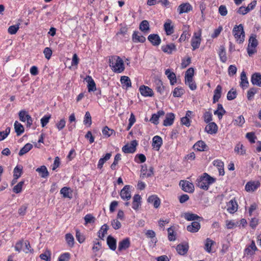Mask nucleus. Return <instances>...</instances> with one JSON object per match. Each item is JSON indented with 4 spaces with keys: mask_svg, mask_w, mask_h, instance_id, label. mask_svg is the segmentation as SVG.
I'll return each instance as SVG.
<instances>
[{
    "mask_svg": "<svg viewBox=\"0 0 261 261\" xmlns=\"http://www.w3.org/2000/svg\"><path fill=\"white\" fill-rule=\"evenodd\" d=\"M146 236L148 238H150L151 239H153L152 241L154 242L155 243L157 242V239L155 238V232L152 230H148L147 231V232L145 233Z\"/></svg>",
    "mask_w": 261,
    "mask_h": 261,
    "instance_id": "57",
    "label": "nucleus"
},
{
    "mask_svg": "<svg viewBox=\"0 0 261 261\" xmlns=\"http://www.w3.org/2000/svg\"><path fill=\"white\" fill-rule=\"evenodd\" d=\"M140 30L144 32H147L149 30V22L147 20H143L139 26Z\"/></svg>",
    "mask_w": 261,
    "mask_h": 261,
    "instance_id": "41",
    "label": "nucleus"
},
{
    "mask_svg": "<svg viewBox=\"0 0 261 261\" xmlns=\"http://www.w3.org/2000/svg\"><path fill=\"white\" fill-rule=\"evenodd\" d=\"M39 256L43 260L46 261L51 260V252L48 249H46L43 253L41 254Z\"/></svg>",
    "mask_w": 261,
    "mask_h": 261,
    "instance_id": "45",
    "label": "nucleus"
},
{
    "mask_svg": "<svg viewBox=\"0 0 261 261\" xmlns=\"http://www.w3.org/2000/svg\"><path fill=\"white\" fill-rule=\"evenodd\" d=\"M215 181V179L206 173L203 174L196 180V186L201 189L207 190L210 185Z\"/></svg>",
    "mask_w": 261,
    "mask_h": 261,
    "instance_id": "1",
    "label": "nucleus"
},
{
    "mask_svg": "<svg viewBox=\"0 0 261 261\" xmlns=\"http://www.w3.org/2000/svg\"><path fill=\"white\" fill-rule=\"evenodd\" d=\"M24 184V181H21L15 186L13 189V191L15 193H19L22 190V186Z\"/></svg>",
    "mask_w": 261,
    "mask_h": 261,
    "instance_id": "55",
    "label": "nucleus"
},
{
    "mask_svg": "<svg viewBox=\"0 0 261 261\" xmlns=\"http://www.w3.org/2000/svg\"><path fill=\"white\" fill-rule=\"evenodd\" d=\"M86 80L88 83V92H90L91 91H94L96 90V85L94 81V80L92 79V78L90 76H88L86 78Z\"/></svg>",
    "mask_w": 261,
    "mask_h": 261,
    "instance_id": "25",
    "label": "nucleus"
},
{
    "mask_svg": "<svg viewBox=\"0 0 261 261\" xmlns=\"http://www.w3.org/2000/svg\"><path fill=\"white\" fill-rule=\"evenodd\" d=\"M76 238L80 243H82L85 241V236L79 230H76Z\"/></svg>",
    "mask_w": 261,
    "mask_h": 261,
    "instance_id": "61",
    "label": "nucleus"
},
{
    "mask_svg": "<svg viewBox=\"0 0 261 261\" xmlns=\"http://www.w3.org/2000/svg\"><path fill=\"white\" fill-rule=\"evenodd\" d=\"M85 224L88 223H94L95 221V218L91 214H87L84 217Z\"/></svg>",
    "mask_w": 261,
    "mask_h": 261,
    "instance_id": "63",
    "label": "nucleus"
},
{
    "mask_svg": "<svg viewBox=\"0 0 261 261\" xmlns=\"http://www.w3.org/2000/svg\"><path fill=\"white\" fill-rule=\"evenodd\" d=\"M179 185L181 187L182 190L188 193H193L194 191V186L192 183L187 180H180Z\"/></svg>",
    "mask_w": 261,
    "mask_h": 261,
    "instance_id": "6",
    "label": "nucleus"
},
{
    "mask_svg": "<svg viewBox=\"0 0 261 261\" xmlns=\"http://www.w3.org/2000/svg\"><path fill=\"white\" fill-rule=\"evenodd\" d=\"M192 10V6L188 3H183L180 5L177 8V12L179 14L188 13Z\"/></svg>",
    "mask_w": 261,
    "mask_h": 261,
    "instance_id": "9",
    "label": "nucleus"
},
{
    "mask_svg": "<svg viewBox=\"0 0 261 261\" xmlns=\"http://www.w3.org/2000/svg\"><path fill=\"white\" fill-rule=\"evenodd\" d=\"M109 65L113 71L121 73L124 69L123 60L118 56H111L109 58Z\"/></svg>",
    "mask_w": 261,
    "mask_h": 261,
    "instance_id": "2",
    "label": "nucleus"
},
{
    "mask_svg": "<svg viewBox=\"0 0 261 261\" xmlns=\"http://www.w3.org/2000/svg\"><path fill=\"white\" fill-rule=\"evenodd\" d=\"M120 196L123 200H128L131 198L129 186H125L121 190Z\"/></svg>",
    "mask_w": 261,
    "mask_h": 261,
    "instance_id": "11",
    "label": "nucleus"
},
{
    "mask_svg": "<svg viewBox=\"0 0 261 261\" xmlns=\"http://www.w3.org/2000/svg\"><path fill=\"white\" fill-rule=\"evenodd\" d=\"M260 186L258 181H251L248 182L245 186V189L247 192H253Z\"/></svg>",
    "mask_w": 261,
    "mask_h": 261,
    "instance_id": "8",
    "label": "nucleus"
},
{
    "mask_svg": "<svg viewBox=\"0 0 261 261\" xmlns=\"http://www.w3.org/2000/svg\"><path fill=\"white\" fill-rule=\"evenodd\" d=\"M249 82L245 71H242L241 74V83L240 86L243 89L246 88L248 87Z\"/></svg>",
    "mask_w": 261,
    "mask_h": 261,
    "instance_id": "26",
    "label": "nucleus"
},
{
    "mask_svg": "<svg viewBox=\"0 0 261 261\" xmlns=\"http://www.w3.org/2000/svg\"><path fill=\"white\" fill-rule=\"evenodd\" d=\"M201 30H199L198 32H195L191 39V46L193 50L198 48L200 46L201 41Z\"/></svg>",
    "mask_w": 261,
    "mask_h": 261,
    "instance_id": "4",
    "label": "nucleus"
},
{
    "mask_svg": "<svg viewBox=\"0 0 261 261\" xmlns=\"http://www.w3.org/2000/svg\"><path fill=\"white\" fill-rule=\"evenodd\" d=\"M22 168L19 166H16L14 169V177L15 179H18L21 175Z\"/></svg>",
    "mask_w": 261,
    "mask_h": 261,
    "instance_id": "53",
    "label": "nucleus"
},
{
    "mask_svg": "<svg viewBox=\"0 0 261 261\" xmlns=\"http://www.w3.org/2000/svg\"><path fill=\"white\" fill-rule=\"evenodd\" d=\"M141 205V196L139 194H136L133 197V208L135 210H138Z\"/></svg>",
    "mask_w": 261,
    "mask_h": 261,
    "instance_id": "31",
    "label": "nucleus"
},
{
    "mask_svg": "<svg viewBox=\"0 0 261 261\" xmlns=\"http://www.w3.org/2000/svg\"><path fill=\"white\" fill-rule=\"evenodd\" d=\"M65 125L66 121L65 119L63 118L56 123V126L58 130H61L65 127Z\"/></svg>",
    "mask_w": 261,
    "mask_h": 261,
    "instance_id": "54",
    "label": "nucleus"
},
{
    "mask_svg": "<svg viewBox=\"0 0 261 261\" xmlns=\"http://www.w3.org/2000/svg\"><path fill=\"white\" fill-rule=\"evenodd\" d=\"M156 89L158 92L162 94L164 90V87L163 85L162 82L161 80H158L156 81Z\"/></svg>",
    "mask_w": 261,
    "mask_h": 261,
    "instance_id": "56",
    "label": "nucleus"
},
{
    "mask_svg": "<svg viewBox=\"0 0 261 261\" xmlns=\"http://www.w3.org/2000/svg\"><path fill=\"white\" fill-rule=\"evenodd\" d=\"M215 242L210 239V238H207L205 240V243L204 245V249L208 253L211 252L212 249L211 247L213 245H214Z\"/></svg>",
    "mask_w": 261,
    "mask_h": 261,
    "instance_id": "40",
    "label": "nucleus"
},
{
    "mask_svg": "<svg viewBox=\"0 0 261 261\" xmlns=\"http://www.w3.org/2000/svg\"><path fill=\"white\" fill-rule=\"evenodd\" d=\"M165 74L170 80L171 85H173L175 83H176V77L175 74L173 72H171L170 69H168L165 71Z\"/></svg>",
    "mask_w": 261,
    "mask_h": 261,
    "instance_id": "29",
    "label": "nucleus"
},
{
    "mask_svg": "<svg viewBox=\"0 0 261 261\" xmlns=\"http://www.w3.org/2000/svg\"><path fill=\"white\" fill-rule=\"evenodd\" d=\"M237 96V91L236 90H233V89H232L231 90H230L227 94V98L229 100H231L234 99Z\"/></svg>",
    "mask_w": 261,
    "mask_h": 261,
    "instance_id": "60",
    "label": "nucleus"
},
{
    "mask_svg": "<svg viewBox=\"0 0 261 261\" xmlns=\"http://www.w3.org/2000/svg\"><path fill=\"white\" fill-rule=\"evenodd\" d=\"M165 115V112L163 110H160L157 112V113L153 114L152 115L151 118L149 121L153 124L157 125L159 124V119L160 117L163 116Z\"/></svg>",
    "mask_w": 261,
    "mask_h": 261,
    "instance_id": "14",
    "label": "nucleus"
},
{
    "mask_svg": "<svg viewBox=\"0 0 261 261\" xmlns=\"http://www.w3.org/2000/svg\"><path fill=\"white\" fill-rule=\"evenodd\" d=\"M65 239L68 246L72 247L74 244V239L73 236L71 233H67L65 235Z\"/></svg>",
    "mask_w": 261,
    "mask_h": 261,
    "instance_id": "44",
    "label": "nucleus"
},
{
    "mask_svg": "<svg viewBox=\"0 0 261 261\" xmlns=\"http://www.w3.org/2000/svg\"><path fill=\"white\" fill-rule=\"evenodd\" d=\"M132 40L135 43H143L145 41L146 38L138 32H135L133 34Z\"/></svg>",
    "mask_w": 261,
    "mask_h": 261,
    "instance_id": "22",
    "label": "nucleus"
},
{
    "mask_svg": "<svg viewBox=\"0 0 261 261\" xmlns=\"http://www.w3.org/2000/svg\"><path fill=\"white\" fill-rule=\"evenodd\" d=\"M184 93V90L182 88H175L173 92L174 97H179Z\"/></svg>",
    "mask_w": 261,
    "mask_h": 261,
    "instance_id": "62",
    "label": "nucleus"
},
{
    "mask_svg": "<svg viewBox=\"0 0 261 261\" xmlns=\"http://www.w3.org/2000/svg\"><path fill=\"white\" fill-rule=\"evenodd\" d=\"M258 90L255 88H250L247 92V99L251 100L253 99L254 94L257 92Z\"/></svg>",
    "mask_w": 261,
    "mask_h": 261,
    "instance_id": "52",
    "label": "nucleus"
},
{
    "mask_svg": "<svg viewBox=\"0 0 261 261\" xmlns=\"http://www.w3.org/2000/svg\"><path fill=\"white\" fill-rule=\"evenodd\" d=\"M19 119L22 122H25L27 121V127H30L33 123V120L32 117L25 110H21L18 113Z\"/></svg>",
    "mask_w": 261,
    "mask_h": 261,
    "instance_id": "5",
    "label": "nucleus"
},
{
    "mask_svg": "<svg viewBox=\"0 0 261 261\" xmlns=\"http://www.w3.org/2000/svg\"><path fill=\"white\" fill-rule=\"evenodd\" d=\"M222 92V87L218 85L214 91V95L213 97L214 102L218 101L221 97Z\"/></svg>",
    "mask_w": 261,
    "mask_h": 261,
    "instance_id": "32",
    "label": "nucleus"
},
{
    "mask_svg": "<svg viewBox=\"0 0 261 261\" xmlns=\"http://www.w3.org/2000/svg\"><path fill=\"white\" fill-rule=\"evenodd\" d=\"M233 123L234 125L242 126L245 123V119L243 116L241 115L234 120Z\"/></svg>",
    "mask_w": 261,
    "mask_h": 261,
    "instance_id": "51",
    "label": "nucleus"
},
{
    "mask_svg": "<svg viewBox=\"0 0 261 261\" xmlns=\"http://www.w3.org/2000/svg\"><path fill=\"white\" fill-rule=\"evenodd\" d=\"M194 70L193 68H189L185 73V80L187 81L190 80V79H193V76L194 75Z\"/></svg>",
    "mask_w": 261,
    "mask_h": 261,
    "instance_id": "48",
    "label": "nucleus"
},
{
    "mask_svg": "<svg viewBox=\"0 0 261 261\" xmlns=\"http://www.w3.org/2000/svg\"><path fill=\"white\" fill-rule=\"evenodd\" d=\"M163 140L161 137L155 136L153 138L152 145L156 150H159L160 149Z\"/></svg>",
    "mask_w": 261,
    "mask_h": 261,
    "instance_id": "18",
    "label": "nucleus"
},
{
    "mask_svg": "<svg viewBox=\"0 0 261 261\" xmlns=\"http://www.w3.org/2000/svg\"><path fill=\"white\" fill-rule=\"evenodd\" d=\"M206 147L205 143L202 141H198L193 146L195 150L200 151H204Z\"/></svg>",
    "mask_w": 261,
    "mask_h": 261,
    "instance_id": "34",
    "label": "nucleus"
},
{
    "mask_svg": "<svg viewBox=\"0 0 261 261\" xmlns=\"http://www.w3.org/2000/svg\"><path fill=\"white\" fill-rule=\"evenodd\" d=\"M189 249V245L188 244H179L176 246V251L180 255L186 254Z\"/></svg>",
    "mask_w": 261,
    "mask_h": 261,
    "instance_id": "24",
    "label": "nucleus"
},
{
    "mask_svg": "<svg viewBox=\"0 0 261 261\" xmlns=\"http://www.w3.org/2000/svg\"><path fill=\"white\" fill-rule=\"evenodd\" d=\"M19 28V24L11 25L8 29V33L11 35L15 34Z\"/></svg>",
    "mask_w": 261,
    "mask_h": 261,
    "instance_id": "50",
    "label": "nucleus"
},
{
    "mask_svg": "<svg viewBox=\"0 0 261 261\" xmlns=\"http://www.w3.org/2000/svg\"><path fill=\"white\" fill-rule=\"evenodd\" d=\"M83 122L87 127L91 126L92 124V118L89 112L87 111L86 112Z\"/></svg>",
    "mask_w": 261,
    "mask_h": 261,
    "instance_id": "39",
    "label": "nucleus"
},
{
    "mask_svg": "<svg viewBox=\"0 0 261 261\" xmlns=\"http://www.w3.org/2000/svg\"><path fill=\"white\" fill-rule=\"evenodd\" d=\"M175 116L173 113H168L166 116L165 119L164 120L163 125L165 126L171 125L174 121Z\"/></svg>",
    "mask_w": 261,
    "mask_h": 261,
    "instance_id": "20",
    "label": "nucleus"
},
{
    "mask_svg": "<svg viewBox=\"0 0 261 261\" xmlns=\"http://www.w3.org/2000/svg\"><path fill=\"white\" fill-rule=\"evenodd\" d=\"M36 171L40 174L41 177L46 178L48 175L49 173L45 166H42L36 169Z\"/></svg>",
    "mask_w": 261,
    "mask_h": 261,
    "instance_id": "37",
    "label": "nucleus"
},
{
    "mask_svg": "<svg viewBox=\"0 0 261 261\" xmlns=\"http://www.w3.org/2000/svg\"><path fill=\"white\" fill-rule=\"evenodd\" d=\"M149 203H152L154 208H158L161 204L160 198L155 195L150 196L147 199Z\"/></svg>",
    "mask_w": 261,
    "mask_h": 261,
    "instance_id": "16",
    "label": "nucleus"
},
{
    "mask_svg": "<svg viewBox=\"0 0 261 261\" xmlns=\"http://www.w3.org/2000/svg\"><path fill=\"white\" fill-rule=\"evenodd\" d=\"M164 28L167 35H171L174 33V27L172 25V21L170 19L167 20L165 22Z\"/></svg>",
    "mask_w": 261,
    "mask_h": 261,
    "instance_id": "13",
    "label": "nucleus"
},
{
    "mask_svg": "<svg viewBox=\"0 0 261 261\" xmlns=\"http://www.w3.org/2000/svg\"><path fill=\"white\" fill-rule=\"evenodd\" d=\"M148 40L152 45L156 46L159 45L161 43V38L157 34H151L148 37Z\"/></svg>",
    "mask_w": 261,
    "mask_h": 261,
    "instance_id": "23",
    "label": "nucleus"
},
{
    "mask_svg": "<svg viewBox=\"0 0 261 261\" xmlns=\"http://www.w3.org/2000/svg\"><path fill=\"white\" fill-rule=\"evenodd\" d=\"M33 148V145L30 143L26 144L19 151L18 154L22 156L28 152Z\"/></svg>",
    "mask_w": 261,
    "mask_h": 261,
    "instance_id": "38",
    "label": "nucleus"
},
{
    "mask_svg": "<svg viewBox=\"0 0 261 261\" xmlns=\"http://www.w3.org/2000/svg\"><path fill=\"white\" fill-rule=\"evenodd\" d=\"M184 217L188 221H194L200 218L197 215L190 213H185Z\"/></svg>",
    "mask_w": 261,
    "mask_h": 261,
    "instance_id": "42",
    "label": "nucleus"
},
{
    "mask_svg": "<svg viewBox=\"0 0 261 261\" xmlns=\"http://www.w3.org/2000/svg\"><path fill=\"white\" fill-rule=\"evenodd\" d=\"M238 209V204L234 200H231L227 204V211L230 213H234Z\"/></svg>",
    "mask_w": 261,
    "mask_h": 261,
    "instance_id": "27",
    "label": "nucleus"
},
{
    "mask_svg": "<svg viewBox=\"0 0 261 261\" xmlns=\"http://www.w3.org/2000/svg\"><path fill=\"white\" fill-rule=\"evenodd\" d=\"M251 83L254 85L261 87V74L259 73H255L252 75Z\"/></svg>",
    "mask_w": 261,
    "mask_h": 261,
    "instance_id": "21",
    "label": "nucleus"
},
{
    "mask_svg": "<svg viewBox=\"0 0 261 261\" xmlns=\"http://www.w3.org/2000/svg\"><path fill=\"white\" fill-rule=\"evenodd\" d=\"M214 165L218 168L219 171V174L221 175L224 174V164L220 160H216L214 161Z\"/></svg>",
    "mask_w": 261,
    "mask_h": 261,
    "instance_id": "36",
    "label": "nucleus"
},
{
    "mask_svg": "<svg viewBox=\"0 0 261 261\" xmlns=\"http://www.w3.org/2000/svg\"><path fill=\"white\" fill-rule=\"evenodd\" d=\"M107 244L111 250L113 251L116 250V240L111 236H109L107 238Z\"/></svg>",
    "mask_w": 261,
    "mask_h": 261,
    "instance_id": "30",
    "label": "nucleus"
},
{
    "mask_svg": "<svg viewBox=\"0 0 261 261\" xmlns=\"http://www.w3.org/2000/svg\"><path fill=\"white\" fill-rule=\"evenodd\" d=\"M138 143L136 140H133L130 144H126L122 147V151L126 153H134L136 151Z\"/></svg>",
    "mask_w": 261,
    "mask_h": 261,
    "instance_id": "7",
    "label": "nucleus"
},
{
    "mask_svg": "<svg viewBox=\"0 0 261 261\" xmlns=\"http://www.w3.org/2000/svg\"><path fill=\"white\" fill-rule=\"evenodd\" d=\"M205 130L208 134H216L218 130V126L215 123L210 122L205 126Z\"/></svg>",
    "mask_w": 261,
    "mask_h": 261,
    "instance_id": "17",
    "label": "nucleus"
},
{
    "mask_svg": "<svg viewBox=\"0 0 261 261\" xmlns=\"http://www.w3.org/2000/svg\"><path fill=\"white\" fill-rule=\"evenodd\" d=\"M140 92L142 95L144 96H152L153 95V92L151 88L148 86L144 85L141 86L139 88Z\"/></svg>",
    "mask_w": 261,
    "mask_h": 261,
    "instance_id": "10",
    "label": "nucleus"
},
{
    "mask_svg": "<svg viewBox=\"0 0 261 261\" xmlns=\"http://www.w3.org/2000/svg\"><path fill=\"white\" fill-rule=\"evenodd\" d=\"M233 35L236 41L239 43H242L244 41L245 32L243 29V26L242 24L234 27L232 30Z\"/></svg>",
    "mask_w": 261,
    "mask_h": 261,
    "instance_id": "3",
    "label": "nucleus"
},
{
    "mask_svg": "<svg viewBox=\"0 0 261 261\" xmlns=\"http://www.w3.org/2000/svg\"><path fill=\"white\" fill-rule=\"evenodd\" d=\"M70 257V254L69 253H64L61 254L59 257L58 261H68Z\"/></svg>",
    "mask_w": 261,
    "mask_h": 261,
    "instance_id": "64",
    "label": "nucleus"
},
{
    "mask_svg": "<svg viewBox=\"0 0 261 261\" xmlns=\"http://www.w3.org/2000/svg\"><path fill=\"white\" fill-rule=\"evenodd\" d=\"M14 126L15 131L17 136H20L24 132V129L23 126L17 121L15 122Z\"/></svg>",
    "mask_w": 261,
    "mask_h": 261,
    "instance_id": "33",
    "label": "nucleus"
},
{
    "mask_svg": "<svg viewBox=\"0 0 261 261\" xmlns=\"http://www.w3.org/2000/svg\"><path fill=\"white\" fill-rule=\"evenodd\" d=\"M219 55L221 61L222 62H225L227 60V57L225 51V47L223 46H220Z\"/></svg>",
    "mask_w": 261,
    "mask_h": 261,
    "instance_id": "46",
    "label": "nucleus"
},
{
    "mask_svg": "<svg viewBox=\"0 0 261 261\" xmlns=\"http://www.w3.org/2000/svg\"><path fill=\"white\" fill-rule=\"evenodd\" d=\"M186 84L188 85L190 89L192 90H194L197 88L196 83L193 81V79H190L189 81L185 80Z\"/></svg>",
    "mask_w": 261,
    "mask_h": 261,
    "instance_id": "58",
    "label": "nucleus"
},
{
    "mask_svg": "<svg viewBox=\"0 0 261 261\" xmlns=\"http://www.w3.org/2000/svg\"><path fill=\"white\" fill-rule=\"evenodd\" d=\"M146 170L144 169V167L142 168L141 170V177H150L153 174V168L152 167H150L148 170V172L146 174L145 172Z\"/></svg>",
    "mask_w": 261,
    "mask_h": 261,
    "instance_id": "43",
    "label": "nucleus"
},
{
    "mask_svg": "<svg viewBox=\"0 0 261 261\" xmlns=\"http://www.w3.org/2000/svg\"><path fill=\"white\" fill-rule=\"evenodd\" d=\"M225 224L228 229H233L238 225L239 222L233 220H226Z\"/></svg>",
    "mask_w": 261,
    "mask_h": 261,
    "instance_id": "49",
    "label": "nucleus"
},
{
    "mask_svg": "<svg viewBox=\"0 0 261 261\" xmlns=\"http://www.w3.org/2000/svg\"><path fill=\"white\" fill-rule=\"evenodd\" d=\"M257 250L255 242L251 241V244L248 245L244 250V254L245 255H252L254 252Z\"/></svg>",
    "mask_w": 261,
    "mask_h": 261,
    "instance_id": "12",
    "label": "nucleus"
},
{
    "mask_svg": "<svg viewBox=\"0 0 261 261\" xmlns=\"http://www.w3.org/2000/svg\"><path fill=\"white\" fill-rule=\"evenodd\" d=\"M246 138L251 143H254L255 142L256 137L253 132L248 133L246 135Z\"/></svg>",
    "mask_w": 261,
    "mask_h": 261,
    "instance_id": "59",
    "label": "nucleus"
},
{
    "mask_svg": "<svg viewBox=\"0 0 261 261\" xmlns=\"http://www.w3.org/2000/svg\"><path fill=\"white\" fill-rule=\"evenodd\" d=\"M162 49L164 53L170 54L173 51L176 50V46L173 43H170L162 46Z\"/></svg>",
    "mask_w": 261,
    "mask_h": 261,
    "instance_id": "28",
    "label": "nucleus"
},
{
    "mask_svg": "<svg viewBox=\"0 0 261 261\" xmlns=\"http://www.w3.org/2000/svg\"><path fill=\"white\" fill-rule=\"evenodd\" d=\"M200 228V224L199 222L194 221L191 223L187 227L188 231L192 233H195L199 231Z\"/></svg>",
    "mask_w": 261,
    "mask_h": 261,
    "instance_id": "15",
    "label": "nucleus"
},
{
    "mask_svg": "<svg viewBox=\"0 0 261 261\" xmlns=\"http://www.w3.org/2000/svg\"><path fill=\"white\" fill-rule=\"evenodd\" d=\"M130 246V241L128 238H126L119 243L118 249L119 251L125 250Z\"/></svg>",
    "mask_w": 261,
    "mask_h": 261,
    "instance_id": "19",
    "label": "nucleus"
},
{
    "mask_svg": "<svg viewBox=\"0 0 261 261\" xmlns=\"http://www.w3.org/2000/svg\"><path fill=\"white\" fill-rule=\"evenodd\" d=\"M120 82L122 85L123 87L128 88L131 87L132 84L129 78L126 76H122L121 77Z\"/></svg>",
    "mask_w": 261,
    "mask_h": 261,
    "instance_id": "35",
    "label": "nucleus"
},
{
    "mask_svg": "<svg viewBox=\"0 0 261 261\" xmlns=\"http://www.w3.org/2000/svg\"><path fill=\"white\" fill-rule=\"evenodd\" d=\"M234 151L235 152H237L238 153H240L241 155L245 154V149L244 146L242 144H241L240 143L237 144L234 148Z\"/></svg>",
    "mask_w": 261,
    "mask_h": 261,
    "instance_id": "47",
    "label": "nucleus"
}]
</instances>
